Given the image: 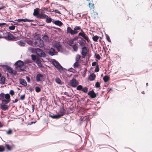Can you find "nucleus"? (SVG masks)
I'll use <instances>...</instances> for the list:
<instances>
[{
	"instance_id": "0eeeda50",
	"label": "nucleus",
	"mask_w": 152,
	"mask_h": 152,
	"mask_svg": "<svg viewBox=\"0 0 152 152\" xmlns=\"http://www.w3.org/2000/svg\"><path fill=\"white\" fill-rule=\"evenodd\" d=\"M2 37L5 38L6 40H10V33L7 32L6 31H4L3 32V36Z\"/></svg>"
},
{
	"instance_id": "f03ea898",
	"label": "nucleus",
	"mask_w": 152,
	"mask_h": 152,
	"mask_svg": "<svg viewBox=\"0 0 152 152\" xmlns=\"http://www.w3.org/2000/svg\"><path fill=\"white\" fill-rule=\"evenodd\" d=\"M34 45L36 47L42 48L44 46V44L42 40L40 38L37 39L35 40Z\"/></svg>"
},
{
	"instance_id": "a19ab883",
	"label": "nucleus",
	"mask_w": 152,
	"mask_h": 152,
	"mask_svg": "<svg viewBox=\"0 0 152 152\" xmlns=\"http://www.w3.org/2000/svg\"><path fill=\"white\" fill-rule=\"evenodd\" d=\"M99 70V65L97 64L96 66L95 69V72H98Z\"/></svg>"
},
{
	"instance_id": "f3484780",
	"label": "nucleus",
	"mask_w": 152,
	"mask_h": 152,
	"mask_svg": "<svg viewBox=\"0 0 152 152\" xmlns=\"http://www.w3.org/2000/svg\"><path fill=\"white\" fill-rule=\"evenodd\" d=\"M86 42V41L82 38H81V39L79 40L78 41V43L81 47L84 46Z\"/></svg>"
},
{
	"instance_id": "ea45409f",
	"label": "nucleus",
	"mask_w": 152,
	"mask_h": 152,
	"mask_svg": "<svg viewBox=\"0 0 152 152\" xmlns=\"http://www.w3.org/2000/svg\"><path fill=\"white\" fill-rule=\"evenodd\" d=\"M32 60L34 61H36L37 59L36 56L32 54L31 55Z\"/></svg>"
},
{
	"instance_id": "2eb2a0df",
	"label": "nucleus",
	"mask_w": 152,
	"mask_h": 152,
	"mask_svg": "<svg viewBox=\"0 0 152 152\" xmlns=\"http://www.w3.org/2000/svg\"><path fill=\"white\" fill-rule=\"evenodd\" d=\"M47 18H48V16L42 13H39L38 15L37 16V18L39 19H45Z\"/></svg>"
},
{
	"instance_id": "a18cd8bd",
	"label": "nucleus",
	"mask_w": 152,
	"mask_h": 152,
	"mask_svg": "<svg viewBox=\"0 0 152 152\" xmlns=\"http://www.w3.org/2000/svg\"><path fill=\"white\" fill-rule=\"evenodd\" d=\"M41 88L38 86L35 87V91L37 92H39L41 91Z\"/></svg>"
},
{
	"instance_id": "09e8293b",
	"label": "nucleus",
	"mask_w": 152,
	"mask_h": 152,
	"mask_svg": "<svg viewBox=\"0 0 152 152\" xmlns=\"http://www.w3.org/2000/svg\"><path fill=\"white\" fill-rule=\"evenodd\" d=\"M106 37L107 40L109 42H111V40L108 35L107 34H106Z\"/></svg>"
},
{
	"instance_id": "1a4fd4ad",
	"label": "nucleus",
	"mask_w": 152,
	"mask_h": 152,
	"mask_svg": "<svg viewBox=\"0 0 152 152\" xmlns=\"http://www.w3.org/2000/svg\"><path fill=\"white\" fill-rule=\"evenodd\" d=\"M78 36H82L86 40L87 42L89 43L90 41L88 37L84 33L82 34V33H79L78 34Z\"/></svg>"
},
{
	"instance_id": "9d476101",
	"label": "nucleus",
	"mask_w": 152,
	"mask_h": 152,
	"mask_svg": "<svg viewBox=\"0 0 152 152\" xmlns=\"http://www.w3.org/2000/svg\"><path fill=\"white\" fill-rule=\"evenodd\" d=\"M4 94L1 93L0 94V99L2 100V102L3 103H5V104H7L9 103V100H6L4 99Z\"/></svg>"
},
{
	"instance_id": "bb28decb",
	"label": "nucleus",
	"mask_w": 152,
	"mask_h": 152,
	"mask_svg": "<svg viewBox=\"0 0 152 152\" xmlns=\"http://www.w3.org/2000/svg\"><path fill=\"white\" fill-rule=\"evenodd\" d=\"M103 79L104 82H107L110 80V77L108 76H105L103 77Z\"/></svg>"
},
{
	"instance_id": "7c9ffc66",
	"label": "nucleus",
	"mask_w": 152,
	"mask_h": 152,
	"mask_svg": "<svg viewBox=\"0 0 152 152\" xmlns=\"http://www.w3.org/2000/svg\"><path fill=\"white\" fill-rule=\"evenodd\" d=\"M61 116L59 114L58 115H54V116L52 117V118L53 119H58L60 118Z\"/></svg>"
},
{
	"instance_id": "f257e3e1",
	"label": "nucleus",
	"mask_w": 152,
	"mask_h": 152,
	"mask_svg": "<svg viewBox=\"0 0 152 152\" xmlns=\"http://www.w3.org/2000/svg\"><path fill=\"white\" fill-rule=\"evenodd\" d=\"M81 29V27L80 26H76L74 28V30H72L71 28L68 27L67 28V33L71 34V35H73L75 34H77L78 32L77 31Z\"/></svg>"
},
{
	"instance_id": "4468645a",
	"label": "nucleus",
	"mask_w": 152,
	"mask_h": 152,
	"mask_svg": "<svg viewBox=\"0 0 152 152\" xmlns=\"http://www.w3.org/2000/svg\"><path fill=\"white\" fill-rule=\"evenodd\" d=\"M96 77V75L94 73L91 74L88 77V79L90 81L94 80Z\"/></svg>"
},
{
	"instance_id": "f704fd0d",
	"label": "nucleus",
	"mask_w": 152,
	"mask_h": 152,
	"mask_svg": "<svg viewBox=\"0 0 152 152\" xmlns=\"http://www.w3.org/2000/svg\"><path fill=\"white\" fill-rule=\"evenodd\" d=\"M4 98L6 99V100H9L10 99V94H7L4 95Z\"/></svg>"
},
{
	"instance_id": "6e6d98bb",
	"label": "nucleus",
	"mask_w": 152,
	"mask_h": 152,
	"mask_svg": "<svg viewBox=\"0 0 152 152\" xmlns=\"http://www.w3.org/2000/svg\"><path fill=\"white\" fill-rule=\"evenodd\" d=\"M64 94L65 95H66V96H67L68 97H71L72 96L71 95H69V94L67 92H65L64 93Z\"/></svg>"
},
{
	"instance_id": "6ab92c4d",
	"label": "nucleus",
	"mask_w": 152,
	"mask_h": 152,
	"mask_svg": "<svg viewBox=\"0 0 152 152\" xmlns=\"http://www.w3.org/2000/svg\"><path fill=\"white\" fill-rule=\"evenodd\" d=\"M65 113V110L64 109V107H63L60 109V111L59 112V114L60 115V116L61 117L64 115Z\"/></svg>"
},
{
	"instance_id": "dca6fc26",
	"label": "nucleus",
	"mask_w": 152,
	"mask_h": 152,
	"mask_svg": "<svg viewBox=\"0 0 152 152\" xmlns=\"http://www.w3.org/2000/svg\"><path fill=\"white\" fill-rule=\"evenodd\" d=\"M5 103H2L0 104L1 107L4 110H6L8 109V107L7 106V105L5 104Z\"/></svg>"
},
{
	"instance_id": "de8ad7c7",
	"label": "nucleus",
	"mask_w": 152,
	"mask_h": 152,
	"mask_svg": "<svg viewBox=\"0 0 152 152\" xmlns=\"http://www.w3.org/2000/svg\"><path fill=\"white\" fill-rule=\"evenodd\" d=\"M43 39L46 41L48 40V37L47 35H45L43 37Z\"/></svg>"
},
{
	"instance_id": "7ed1b4c3",
	"label": "nucleus",
	"mask_w": 152,
	"mask_h": 152,
	"mask_svg": "<svg viewBox=\"0 0 152 152\" xmlns=\"http://www.w3.org/2000/svg\"><path fill=\"white\" fill-rule=\"evenodd\" d=\"M15 64L16 66L15 67L16 68H19L20 71H23L24 70V69L22 68V67H23L24 65V64L23 61L21 60H19L16 62Z\"/></svg>"
},
{
	"instance_id": "bf43d9fd",
	"label": "nucleus",
	"mask_w": 152,
	"mask_h": 152,
	"mask_svg": "<svg viewBox=\"0 0 152 152\" xmlns=\"http://www.w3.org/2000/svg\"><path fill=\"white\" fill-rule=\"evenodd\" d=\"M97 65V63L96 61H94V62H93L92 64V65L93 66H94L95 65L96 66Z\"/></svg>"
},
{
	"instance_id": "a878e982",
	"label": "nucleus",
	"mask_w": 152,
	"mask_h": 152,
	"mask_svg": "<svg viewBox=\"0 0 152 152\" xmlns=\"http://www.w3.org/2000/svg\"><path fill=\"white\" fill-rule=\"evenodd\" d=\"M18 39L17 37H15L12 35L10 34V40L16 41Z\"/></svg>"
},
{
	"instance_id": "680f3d73",
	"label": "nucleus",
	"mask_w": 152,
	"mask_h": 152,
	"mask_svg": "<svg viewBox=\"0 0 152 152\" xmlns=\"http://www.w3.org/2000/svg\"><path fill=\"white\" fill-rule=\"evenodd\" d=\"M26 79L28 82H30V79L28 77L26 76Z\"/></svg>"
},
{
	"instance_id": "8fccbe9b",
	"label": "nucleus",
	"mask_w": 152,
	"mask_h": 152,
	"mask_svg": "<svg viewBox=\"0 0 152 152\" xmlns=\"http://www.w3.org/2000/svg\"><path fill=\"white\" fill-rule=\"evenodd\" d=\"M95 87L96 88L100 87V83L98 82H96L95 84Z\"/></svg>"
},
{
	"instance_id": "6e6552de",
	"label": "nucleus",
	"mask_w": 152,
	"mask_h": 152,
	"mask_svg": "<svg viewBox=\"0 0 152 152\" xmlns=\"http://www.w3.org/2000/svg\"><path fill=\"white\" fill-rule=\"evenodd\" d=\"M44 79V76L42 74H38L36 77V81L37 82L42 81Z\"/></svg>"
},
{
	"instance_id": "c85d7f7f",
	"label": "nucleus",
	"mask_w": 152,
	"mask_h": 152,
	"mask_svg": "<svg viewBox=\"0 0 152 152\" xmlns=\"http://www.w3.org/2000/svg\"><path fill=\"white\" fill-rule=\"evenodd\" d=\"M28 50L32 53H34L35 52H36V49H35L34 48L31 47H29L28 48Z\"/></svg>"
},
{
	"instance_id": "c9c22d12",
	"label": "nucleus",
	"mask_w": 152,
	"mask_h": 152,
	"mask_svg": "<svg viewBox=\"0 0 152 152\" xmlns=\"http://www.w3.org/2000/svg\"><path fill=\"white\" fill-rule=\"evenodd\" d=\"M68 44L70 46H72V45L73 44L74 41L72 39H70L68 41Z\"/></svg>"
},
{
	"instance_id": "b1692460",
	"label": "nucleus",
	"mask_w": 152,
	"mask_h": 152,
	"mask_svg": "<svg viewBox=\"0 0 152 152\" xmlns=\"http://www.w3.org/2000/svg\"><path fill=\"white\" fill-rule=\"evenodd\" d=\"M54 24L59 26H61L63 24L62 22L59 20L55 21L54 22Z\"/></svg>"
},
{
	"instance_id": "4d7b16f0",
	"label": "nucleus",
	"mask_w": 152,
	"mask_h": 152,
	"mask_svg": "<svg viewBox=\"0 0 152 152\" xmlns=\"http://www.w3.org/2000/svg\"><path fill=\"white\" fill-rule=\"evenodd\" d=\"M15 93L14 91L12 90H10V94L12 96H13L14 95Z\"/></svg>"
},
{
	"instance_id": "2f4dec72",
	"label": "nucleus",
	"mask_w": 152,
	"mask_h": 152,
	"mask_svg": "<svg viewBox=\"0 0 152 152\" xmlns=\"http://www.w3.org/2000/svg\"><path fill=\"white\" fill-rule=\"evenodd\" d=\"M88 5L89 7L91 9H94V5L93 3H89L88 4Z\"/></svg>"
},
{
	"instance_id": "69168bd1",
	"label": "nucleus",
	"mask_w": 152,
	"mask_h": 152,
	"mask_svg": "<svg viewBox=\"0 0 152 152\" xmlns=\"http://www.w3.org/2000/svg\"><path fill=\"white\" fill-rule=\"evenodd\" d=\"M38 65V66L39 67H42V65L41 64V62L39 64H37Z\"/></svg>"
},
{
	"instance_id": "9b49d317",
	"label": "nucleus",
	"mask_w": 152,
	"mask_h": 152,
	"mask_svg": "<svg viewBox=\"0 0 152 152\" xmlns=\"http://www.w3.org/2000/svg\"><path fill=\"white\" fill-rule=\"evenodd\" d=\"M88 94L91 98H95L96 97V94L93 90L89 91L88 93Z\"/></svg>"
},
{
	"instance_id": "052dcab7",
	"label": "nucleus",
	"mask_w": 152,
	"mask_h": 152,
	"mask_svg": "<svg viewBox=\"0 0 152 152\" xmlns=\"http://www.w3.org/2000/svg\"><path fill=\"white\" fill-rule=\"evenodd\" d=\"M5 146L7 148L8 150H10V145L7 144H5Z\"/></svg>"
},
{
	"instance_id": "423d86ee",
	"label": "nucleus",
	"mask_w": 152,
	"mask_h": 152,
	"mask_svg": "<svg viewBox=\"0 0 152 152\" xmlns=\"http://www.w3.org/2000/svg\"><path fill=\"white\" fill-rule=\"evenodd\" d=\"M70 83V86L73 87H75L79 84L78 82L75 78H73L71 80Z\"/></svg>"
},
{
	"instance_id": "393cba45",
	"label": "nucleus",
	"mask_w": 152,
	"mask_h": 152,
	"mask_svg": "<svg viewBox=\"0 0 152 152\" xmlns=\"http://www.w3.org/2000/svg\"><path fill=\"white\" fill-rule=\"evenodd\" d=\"M80 65V63L79 61H76L73 64V67L74 68H78Z\"/></svg>"
},
{
	"instance_id": "20e7f679",
	"label": "nucleus",
	"mask_w": 152,
	"mask_h": 152,
	"mask_svg": "<svg viewBox=\"0 0 152 152\" xmlns=\"http://www.w3.org/2000/svg\"><path fill=\"white\" fill-rule=\"evenodd\" d=\"M36 53L39 56L45 57L46 54L41 49L37 48L36 49Z\"/></svg>"
},
{
	"instance_id": "473e14b6",
	"label": "nucleus",
	"mask_w": 152,
	"mask_h": 152,
	"mask_svg": "<svg viewBox=\"0 0 152 152\" xmlns=\"http://www.w3.org/2000/svg\"><path fill=\"white\" fill-rule=\"evenodd\" d=\"M99 38V37L97 36H95L92 37L93 40L95 42L97 41Z\"/></svg>"
},
{
	"instance_id": "c756f323",
	"label": "nucleus",
	"mask_w": 152,
	"mask_h": 152,
	"mask_svg": "<svg viewBox=\"0 0 152 152\" xmlns=\"http://www.w3.org/2000/svg\"><path fill=\"white\" fill-rule=\"evenodd\" d=\"M3 67L4 69H5L6 70H7L8 72L10 73V66L6 65H3Z\"/></svg>"
},
{
	"instance_id": "aec40b11",
	"label": "nucleus",
	"mask_w": 152,
	"mask_h": 152,
	"mask_svg": "<svg viewBox=\"0 0 152 152\" xmlns=\"http://www.w3.org/2000/svg\"><path fill=\"white\" fill-rule=\"evenodd\" d=\"M20 83L22 85L26 86L27 84L26 81L24 79H20L19 80Z\"/></svg>"
},
{
	"instance_id": "ddd939ff",
	"label": "nucleus",
	"mask_w": 152,
	"mask_h": 152,
	"mask_svg": "<svg viewBox=\"0 0 152 152\" xmlns=\"http://www.w3.org/2000/svg\"><path fill=\"white\" fill-rule=\"evenodd\" d=\"M87 53V50L86 47H83L82 49L81 54L83 56H84L83 58L86 56Z\"/></svg>"
},
{
	"instance_id": "5fc2aeb1",
	"label": "nucleus",
	"mask_w": 152,
	"mask_h": 152,
	"mask_svg": "<svg viewBox=\"0 0 152 152\" xmlns=\"http://www.w3.org/2000/svg\"><path fill=\"white\" fill-rule=\"evenodd\" d=\"M95 57L97 59H99V60L100 59V58H101L100 56H99V54H97L95 55Z\"/></svg>"
},
{
	"instance_id": "58836bf2",
	"label": "nucleus",
	"mask_w": 152,
	"mask_h": 152,
	"mask_svg": "<svg viewBox=\"0 0 152 152\" xmlns=\"http://www.w3.org/2000/svg\"><path fill=\"white\" fill-rule=\"evenodd\" d=\"M16 73V72L13 71L12 69L10 67V74H13V76L15 75Z\"/></svg>"
},
{
	"instance_id": "f8f14e48",
	"label": "nucleus",
	"mask_w": 152,
	"mask_h": 152,
	"mask_svg": "<svg viewBox=\"0 0 152 152\" xmlns=\"http://www.w3.org/2000/svg\"><path fill=\"white\" fill-rule=\"evenodd\" d=\"M57 53L55 49L53 48H51L49 50V54L51 56H53L57 54Z\"/></svg>"
},
{
	"instance_id": "412c9836",
	"label": "nucleus",
	"mask_w": 152,
	"mask_h": 152,
	"mask_svg": "<svg viewBox=\"0 0 152 152\" xmlns=\"http://www.w3.org/2000/svg\"><path fill=\"white\" fill-rule=\"evenodd\" d=\"M71 47H72L73 50L75 52H77V51L78 47V45L77 43L74 44Z\"/></svg>"
},
{
	"instance_id": "e433bc0d",
	"label": "nucleus",
	"mask_w": 152,
	"mask_h": 152,
	"mask_svg": "<svg viewBox=\"0 0 152 152\" xmlns=\"http://www.w3.org/2000/svg\"><path fill=\"white\" fill-rule=\"evenodd\" d=\"M56 82L58 84H61V81L59 78H56L55 79Z\"/></svg>"
},
{
	"instance_id": "5701e85b",
	"label": "nucleus",
	"mask_w": 152,
	"mask_h": 152,
	"mask_svg": "<svg viewBox=\"0 0 152 152\" xmlns=\"http://www.w3.org/2000/svg\"><path fill=\"white\" fill-rule=\"evenodd\" d=\"M25 42H26L29 45L33 46V41L31 40H30L29 39L27 38L25 39Z\"/></svg>"
},
{
	"instance_id": "603ef678",
	"label": "nucleus",
	"mask_w": 152,
	"mask_h": 152,
	"mask_svg": "<svg viewBox=\"0 0 152 152\" xmlns=\"http://www.w3.org/2000/svg\"><path fill=\"white\" fill-rule=\"evenodd\" d=\"M79 38V37L76 36L75 37L73 38L72 39L74 42L75 41L77 40Z\"/></svg>"
},
{
	"instance_id": "864d4df0",
	"label": "nucleus",
	"mask_w": 152,
	"mask_h": 152,
	"mask_svg": "<svg viewBox=\"0 0 152 152\" xmlns=\"http://www.w3.org/2000/svg\"><path fill=\"white\" fill-rule=\"evenodd\" d=\"M25 98V95L24 94L21 96L20 99L21 100H23Z\"/></svg>"
},
{
	"instance_id": "49530a36",
	"label": "nucleus",
	"mask_w": 152,
	"mask_h": 152,
	"mask_svg": "<svg viewBox=\"0 0 152 152\" xmlns=\"http://www.w3.org/2000/svg\"><path fill=\"white\" fill-rule=\"evenodd\" d=\"M46 19V22L47 23H49L52 21V19L50 18H47Z\"/></svg>"
},
{
	"instance_id": "c03bdc74",
	"label": "nucleus",
	"mask_w": 152,
	"mask_h": 152,
	"mask_svg": "<svg viewBox=\"0 0 152 152\" xmlns=\"http://www.w3.org/2000/svg\"><path fill=\"white\" fill-rule=\"evenodd\" d=\"M83 88V86H82L80 85L78 86L76 88L77 90H82Z\"/></svg>"
},
{
	"instance_id": "4c0bfd02",
	"label": "nucleus",
	"mask_w": 152,
	"mask_h": 152,
	"mask_svg": "<svg viewBox=\"0 0 152 152\" xmlns=\"http://www.w3.org/2000/svg\"><path fill=\"white\" fill-rule=\"evenodd\" d=\"M1 83L3 84H4L5 83V77H2L1 79Z\"/></svg>"
},
{
	"instance_id": "39448f33",
	"label": "nucleus",
	"mask_w": 152,
	"mask_h": 152,
	"mask_svg": "<svg viewBox=\"0 0 152 152\" xmlns=\"http://www.w3.org/2000/svg\"><path fill=\"white\" fill-rule=\"evenodd\" d=\"M52 63L58 70H60L62 69V66L57 61L54 60L53 61Z\"/></svg>"
},
{
	"instance_id": "3c124183",
	"label": "nucleus",
	"mask_w": 152,
	"mask_h": 152,
	"mask_svg": "<svg viewBox=\"0 0 152 152\" xmlns=\"http://www.w3.org/2000/svg\"><path fill=\"white\" fill-rule=\"evenodd\" d=\"M35 62L37 64L40 63L41 62L40 59L39 58H37Z\"/></svg>"
},
{
	"instance_id": "cd10ccee",
	"label": "nucleus",
	"mask_w": 152,
	"mask_h": 152,
	"mask_svg": "<svg viewBox=\"0 0 152 152\" xmlns=\"http://www.w3.org/2000/svg\"><path fill=\"white\" fill-rule=\"evenodd\" d=\"M54 47L56 48L58 50H59L61 46V45L60 44L57 43H55L54 44Z\"/></svg>"
},
{
	"instance_id": "a211bd4d",
	"label": "nucleus",
	"mask_w": 152,
	"mask_h": 152,
	"mask_svg": "<svg viewBox=\"0 0 152 152\" xmlns=\"http://www.w3.org/2000/svg\"><path fill=\"white\" fill-rule=\"evenodd\" d=\"M39 8H36L34 10L33 15L37 17V16L39 14Z\"/></svg>"
},
{
	"instance_id": "e2e57ef3",
	"label": "nucleus",
	"mask_w": 152,
	"mask_h": 152,
	"mask_svg": "<svg viewBox=\"0 0 152 152\" xmlns=\"http://www.w3.org/2000/svg\"><path fill=\"white\" fill-rule=\"evenodd\" d=\"M54 116V115L53 114H50L49 116L52 118V117Z\"/></svg>"
},
{
	"instance_id": "79ce46f5",
	"label": "nucleus",
	"mask_w": 152,
	"mask_h": 152,
	"mask_svg": "<svg viewBox=\"0 0 152 152\" xmlns=\"http://www.w3.org/2000/svg\"><path fill=\"white\" fill-rule=\"evenodd\" d=\"M4 151V148L3 145H0V152H3Z\"/></svg>"
},
{
	"instance_id": "338daca9",
	"label": "nucleus",
	"mask_w": 152,
	"mask_h": 152,
	"mask_svg": "<svg viewBox=\"0 0 152 152\" xmlns=\"http://www.w3.org/2000/svg\"><path fill=\"white\" fill-rule=\"evenodd\" d=\"M27 21L28 22H31L34 21V20H30L27 19Z\"/></svg>"
},
{
	"instance_id": "4be33fe9",
	"label": "nucleus",
	"mask_w": 152,
	"mask_h": 152,
	"mask_svg": "<svg viewBox=\"0 0 152 152\" xmlns=\"http://www.w3.org/2000/svg\"><path fill=\"white\" fill-rule=\"evenodd\" d=\"M17 43L20 46H24L26 45L25 42L22 40L18 41Z\"/></svg>"
},
{
	"instance_id": "37998d69",
	"label": "nucleus",
	"mask_w": 152,
	"mask_h": 152,
	"mask_svg": "<svg viewBox=\"0 0 152 152\" xmlns=\"http://www.w3.org/2000/svg\"><path fill=\"white\" fill-rule=\"evenodd\" d=\"M81 56L79 54L76 55V58L75 59L76 61H79L80 58Z\"/></svg>"
},
{
	"instance_id": "0e129e2a",
	"label": "nucleus",
	"mask_w": 152,
	"mask_h": 152,
	"mask_svg": "<svg viewBox=\"0 0 152 152\" xmlns=\"http://www.w3.org/2000/svg\"><path fill=\"white\" fill-rule=\"evenodd\" d=\"M19 22H20L21 21H23V19H19L17 20Z\"/></svg>"
},
{
	"instance_id": "774afa93",
	"label": "nucleus",
	"mask_w": 152,
	"mask_h": 152,
	"mask_svg": "<svg viewBox=\"0 0 152 152\" xmlns=\"http://www.w3.org/2000/svg\"><path fill=\"white\" fill-rule=\"evenodd\" d=\"M55 12L56 13H60V12L58 10H55Z\"/></svg>"
},
{
	"instance_id": "72a5a7b5",
	"label": "nucleus",
	"mask_w": 152,
	"mask_h": 152,
	"mask_svg": "<svg viewBox=\"0 0 152 152\" xmlns=\"http://www.w3.org/2000/svg\"><path fill=\"white\" fill-rule=\"evenodd\" d=\"M88 88L87 87L83 88L82 91L85 93H86L88 91Z\"/></svg>"
},
{
	"instance_id": "13d9d810",
	"label": "nucleus",
	"mask_w": 152,
	"mask_h": 152,
	"mask_svg": "<svg viewBox=\"0 0 152 152\" xmlns=\"http://www.w3.org/2000/svg\"><path fill=\"white\" fill-rule=\"evenodd\" d=\"M15 28V26H10V30H13Z\"/></svg>"
}]
</instances>
